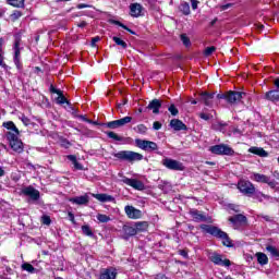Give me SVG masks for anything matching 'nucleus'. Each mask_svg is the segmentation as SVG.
<instances>
[{
  "label": "nucleus",
  "mask_w": 279,
  "mask_h": 279,
  "mask_svg": "<svg viewBox=\"0 0 279 279\" xmlns=\"http://www.w3.org/2000/svg\"><path fill=\"white\" fill-rule=\"evenodd\" d=\"M3 128L8 130L5 132V137L13 151H16L17 154L23 153V142L19 138V129L16 128V124L12 121H8L3 122Z\"/></svg>",
  "instance_id": "f257e3e1"
},
{
  "label": "nucleus",
  "mask_w": 279,
  "mask_h": 279,
  "mask_svg": "<svg viewBox=\"0 0 279 279\" xmlns=\"http://www.w3.org/2000/svg\"><path fill=\"white\" fill-rule=\"evenodd\" d=\"M201 230L207 234H211V236H215L216 239H221L222 244L226 245V247H232L230 236H228V233L222 231L220 228L213 225H201Z\"/></svg>",
  "instance_id": "f03ea898"
},
{
  "label": "nucleus",
  "mask_w": 279,
  "mask_h": 279,
  "mask_svg": "<svg viewBox=\"0 0 279 279\" xmlns=\"http://www.w3.org/2000/svg\"><path fill=\"white\" fill-rule=\"evenodd\" d=\"M113 157L118 160H125L126 162H138L143 160V155L141 153L132 150H121L113 154Z\"/></svg>",
  "instance_id": "7ed1b4c3"
},
{
  "label": "nucleus",
  "mask_w": 279,
  "mask_h": 279,
  "mask_svg": "<svg viewBox=\"0 0 279 279\" xmlns=\"http://www.w3.org/2000/svg\"><path fill=\"white\" fill-rule=\"evenodd\" d=\"M23 47H21V38H15L13 44V63L17 69L19 73H23V61L21 60V51Z\"/></svg>",
  "instance_id": "20e7f679"
},
{
  "label": "nucleus",
  "mask_w": 279,
  "mask_h": 279,
  "mask_svg": "<svg viewBox=\"0 0 279 279\" xmlns=\"http://www.w3.org/2000/svg\"><path fill=\"white\" fill-rule=\"evenodd\" d=\"M161 165L166 167V169H169L170 171H184L186 167H184V163L182 161L166 157L161 160Z\"/></svg>",
  "instance_id": "39448f33"
},
{
  "label": "nucleus",
  "mask_w": 279,
  "mask_h": 279,
  "mask_svg": "<svg viewBox=\"0 0 279 279\" xmlns=\"http://www.w3.org/2000/svg\"><path fill=\"white\" fill-rule=\"evenodd\" d=\"M211 154H216V156H234V149L226 144L214 145L209 148Z\"/></svg>",
  "instance_id": "423d86ee"
},
{
  "label": "nucleus",
  "mask_w": 279,
  "mask_h": 279,
  "mask_svg": "<svg viewBox=\"0 0 279 279\" xmlns=\"http://www.w3.org/2000/svg\"><path fill=\"white\" fill-rule=\"evenodd\" d=\"M251 180H253V182H259L262 184H268V186L271 187V189H276V186H278V182H276V180H271L270 177L265 175V174H260V173H256V172H253L251 174Z\"/></svg>",
  "instance_id": "0eeeda50"
},
{
  "label": "nucleus",
  "mask_w": 279,
  "mask_h": 279,
  "mask_svg": "<svg viewBox=\"0 0 279 279\" xmlns=\"http://www.w3.org/2000/svg\"><path fill=\"white\" fill-rule=\"evenodd\" d=\"M256 187L254 186V183L246 181V180H240L238 182V190L242 195H246V197H252V193H254V190Z\"/></svg>",
  "instance_id": "6e6552de"
},
{
  "label": "nucleus",
  "mask_w": 279,
  "mask_h": 279,
  "mask_svg": "<svg viewBox=\"0 0 279 279\" xmlns=\"http://www.w3.org/2000/svg\"><path fill=\"white\" fill-rule=\"evenodd\" d=\"M135 145L136 147L143 149L144 151H156L158 149V144L147 140L136 138Z\"/></svg>",
  "instance_id": "1a4fd4ad"
},
{
  "label": "nucleus",
  "mask_w": 279,
  "mask_h": 279,
  "mask_svg": "<svg viewBox=\"0 0 279 279\" xmlns=\"http://www.w3.org/2000/svg\"><path fill=\"white\" fill-rule=\"evenodd\" d=\"M128 123H132V117L126 116L119 120L107 122L105 125L109 128V130H117L118 128H123V125H128Z\"/></svg>",
  "instance_id": "9d476101"
},
{
  "label": "nucleus",
  "mask_w": 279,
  "mask_h": 279,
  "mask_svg": "<svg viewBox=\"0 0 279 279\" xmlns=\"http://www.w3.org/2000/svg\"><path fill=\"white\" fill-rule=\"evenodd\" d=\"M209 260L214 263V265H219L220 267H230V265H232L230 259H223L221 254L218 253H211L209 255Z\"/></svg>",
  "instance_id": "9b49d317"
},
{
  "label": "nucleus",
  "mask_w": 279,
  "mask_h": 279,
  "mask_svg": "<svg viewBox=\"0 0 279 279\" xmlns=\"http://www.w3.org/2000/svg\"><path fill=\"white\" fill-rule=\"evenodd\" d=\"M122 182L126 184L128 186H131L132 189H135V191H145V183L143 181L137 179H130L128 177H124L122 179Z\"/></svg>",
  "instance_id": "f8f14e48"
},
{
  "label": "nucleus",
  "mask_w": 279,
  "mask_h": 279,
  "mask_svg": "<svg viewBox=\"0 0 279 279\" xmlns=\"http://www.w3.org/2000/svg\"><path fill=\"white\" fill-rule=\"evenodd\" d=\"M124 211L129 219H142L143 217V211L141 209L135 208L132 205H126L124 207Z\"/></svg>",
  "instance_id": "ddd939ff"
},
{
  "label": "nucleus",
  "mask_w": 279,
  "mask_h": 279,
  "mask_svg": "<svg viewBox=\"0 0 279 279\" xmlns=\"http://www.w3.org/2000/svg\"><path fill=\"white\" fill-rule=\"evenodd\" d=\"M22 194L33 199V202H38V199H40V192L32 185L22 189Z\"/></svg>",
  "instance_id": "4468645a"
},
{
  "label": "nucleus",
  "mask_w": 279,
  "mask_h": 279,
  "mask_svg": "<svg viewBox=\"0 0 279 279\" xmlns=\"http://www.w3.org/2000/svg\"><path fill=\"white\" fill-rule=\"evenodd\" d=\"M69 202L71 204H76V206H87L88 202H90V197L88 196V193L82 195V196H75L69 198Z\"/></svg>",
  "instance_id": "2eb2a0df"
},
{
  "label": "nucleus",
  "mask_w": 279,
  "mask_h": 279,
  "mask_svg": "<svg viewBox=\"0 0 279 279\" xmlns=\"http://www.w3.org/2000/svg\"><path fill=\"white\" fill-rule=\"evenodd\" d=\"M89 195H92V197H94L98 202H101L102 204H106V202H112V203L117 202L114 196L106 193H101V194L89 193Z\"/></svg>",
  "instance_id": "dca6fc26"
},
{
  "label": "nucleus",
  "mask_w": 279,
  "mask_h": 279,
  "mask_svg": "<svg viewBox=\"0 0 279 279\" xmlns=\"http://www.w3.org/2000/svg\"><path fill=\"white\" fill-rule=\"evenodd\" d=\"M160 108H162V100L160 99H153L148 106L147 109L153 111V114H160Z\"/></svg>",
  "instance_id": "f3484780"
},
{
  "label": "nucleus",
  "mask_w": 279,
  "mask_h": 279,
  "mask_svg": "<svg viewBox=\"0 0 279 279\" xmlns=\"http://www.w3.org/2000/svg\"><path fill=\"white\" fill-rule=\"evenodd\" d=\"M213 99H215V93L203 92L199 94V101H203L205 106H213Z\"/></svg>",
  "instance_id": "a211bd4d"
},
{
  "label": "nucleus",
  "mask_w": 279,
  "mask_h": 279,
  "mask_svg": "<svg viewBox=\"0 0 279 279\" xmlns=\"http://www.w3.org/2000/svg\"><path fill=\"white\" fill-rule=\"evenodd\" d=\"M229 221L233 223V226H245L247 223V217L242 214H238L229 218Z\"/></svg>",
  "instance_id": "6ab92c4d"
},
{
  "label": "nucleus",
  "mask_w": 279,
  "mask_h": 279,
  "mask_svg": "<svg viewBox=\"0 0 279 279\" xmlns=\"http://www.w3.org/2000/svg\"><path fill=\"white\" fill-rule=\"evenodd\" d=\"M243 99V93L241 92H228L227 93V101L229 104H236V101H241Z\"/></svg>",
  "instance_id": "aec40b11"
},
{
  "label": "nucleus",
  "mask_w": 279,
  "mask_h": 279,
  "mask_svg": "<svg viewBox=\"0 0 279 279\" xmlns=\"http://www.w3.org/2000/svg\"><path fill=\"white\" fill-rule=\"evenodd\" d=\"M99 279H117V270L114 268L102 269Z\"/></svg>",
  "instance_id": "412c9836"
},
{
  "label": "nucleus",
  "mask_w": 279,
  "mask_h": 279,
  "mask_svg": "<svg viewBox=\"0 0 279 279\" xmlns=\"http://www.w3.org/2000/svg\"><path fill=\"white\" fill-rule=\"evenodd\" d=\"M170 128H172V130H174L175 132H181V130H187L186 124H184V122L179 119H172L170 121Z\"/></svg>",
  "instance_id": "4be33fe9"
},
{
  "label": "nucleus",
  "mask_w": 279,
  "mask_h": 279,
  "mask_svg": "<svg viewBox=\"0 0 279 279\" xmlns=\"http://www.w3.org/2000/svg\"><path fill=\"white\" fill-rule=\"evenodd\" d=\"M142 12H143V5H141L140 3H132L130 5L131 16L138 17V16H141Z\"/></svg>",
  "instance_id": "5701e85b"
},
{
  "label": "nucleus",
  "mask_w": 279,
  "mask_h": 279,
  "mask_svg": "<svg viewBox=\"0 0 279 279\" xmlns=\"http://www.w3.org/2000/svg\"><path fill=\"white\" fill-rule=\"evenodd\" d=\"M248 151L250 154H255V156H259L260 158H267V156H269V154L266 150L256 146L248 148Z\"/></svg>",
  "instance_id": "b1692460"
},
{
  "label": "nucleus",
  "mask_w": 279,
  "mask_h": 279,
  "mask_svg": "<svg viewBox=\"0 0 279 279\" xmlns=\"http://www.w3.org/2000/svg\"><path fill=\"white\" fill-rule=\"evenodd\" d=\"M105 134L108 136V138H112L113 141H118V142H121V143H130V137H126V138L121 137L112 131H108Z\"/></svg>",
  "instance_id": "393cba45"
},
{
  "label": "nucleus",
  "mask_w": 279,
  "mask_h": 279,
  "mask_svg": "<svg viewBox=\"0 0 279 279\" xmlns=\"http://www.w3.org/2000/svg\"><path fill=\"white\" fill-rule=\"evenodd\" d=\"M5 40L3 39V37L0 38V66H2V69H8V64H5V57L4 56V51H3V45H4Z\"/></svg>",
  "instance_id": "a878e982"
},
{
  "label": "nucleus",
  "mask_w": 279,
  "mask_h": 279,
  "mask_svg": "<svg viewBox=\"0 0 279 279\" xmlns=\"http://www.w3.org/2000/svg\"><path fill=\"white\" fill-rule=\"evenodd\" d=\"M268 101H279V89L269 90L265 95Z\"/></svg>",
  "instance_id": "bb28decb"
},
{
  "label": "nucleus",
  "mask_w": 279,
  "mask_h": 279,
  "mask_svg": "<svg viewBox=\"0 0 279 279\" xmlns=\"http://www.w3.org/2000/svg\"><path fill=\"white\" fill-rule=\"evenodd\" d=\"M66 158L68 160H70V162L73 163L74 169H76L77 171L84 170V166H82V163L77 161V157H75V155H68Z\"/></svg>",
  "instance_id": "cd10ccee"
},
{
  "label": "nucleus",
  "mask_w": 279,
  "mask_h": 279,
  "mask_svg": "<svg viewBox=\"0 0 279 279\" xmlns=\"http://www.w3.org/2000/svg\"><path fill=\"white\" fill-rule=\"evenodd\" d=\"M256 258H257V263L262 266H265L269 263V257H267V254L265 253H256L255 254Z\"/></svg>",
  "instance_id": "c85d7f7f"
},
{
  "label": "nucleus",
  "mask_w": 279,
  "mask_h": 279,
  "mask_svg": "<svg viewBox=\"0 0 279 279\" xmlns=\"http://www.w3.org/2000/svg\"><path fill=\"white\" fill-rule=\"evenodd\" d=\"M251 197H253V199H258L259 202H263V199H269V195L256 190V187L254 189V193H252Z\"/></svg>",
  "instance_id": "c756f323"
},
{
  "label": "nucleus",
  "mask_w": 279,
  "mask_h": 279,
  "mask_svg": "<svg viewBox=\"0 0 279 279\" xmlns=\"http://www.w3.org/2000/svg\"><path fill=\"white\" fill-rule=\"evenodd\" d=\"M191 217L195 220V221H206V216H204L202 213H199V210L197 209H193L190 211Z\"/></svg>",
  "instance_id": "7c9ffc66"
},
{
  "label": "nucleus",
  "mask_w": 279,
  "mask_h": 279,
  "mask_svg": "<svg viewBox=\"0 0 279 279\" xmlns=\"http://www.w3.org/2000/svg\"><path fill=\"white\" fill-rule=\"evenodd\" d=\"M266 251L270 253V256H272V258L279 260V250L276 246L267 245Z\"/></svg>",
  "instance_id": "2f4dec72"
},
{
  "label": "nucleus",
  "mask_w": 279,
  "mask_h": 279,
  "mask_svg": "<svg viewBox=\"0 0 279 279\" xmlns=\"http://www.w3.org/2000/svg\"><path fill=\"white\" fill-rule=\"evenodd\" d=\"M214 130H217L218 132H222L226 134V131L228 129V123L226 122H217L216 124L213 125Z\"/></svg>",
  "instance_id": "473e14b6"
},
{
  "label": "nucleus",
  "mask_w": 279,
  "mask_h": 279,
  "mask_svg": "<svg viewBox=\"0 0 279 279\" xmlns=\"http://www.w3.org/2000/svg\"><path fill=\"white\" fill-rule=\"evenodd\" d=\"M135 228L137 232H145L149 228V223L147 221H138L135 223Z\"/></svg>",
  "instance_id": "72a5a7b5"
},
{
  "label": "nucleus",
  "mask_w": 279,
  "mask_h": 279,
  "mask_svg": "<svg viewBox=\"0 0 279 279\" xmlns=\"http://www.w3.org/2000/svg\"><path fill=\"white\" fill-rule=\"evenodd\" d=\"M123 230L128 236H136V234H138L136 227L134 228V227L126 226L123 228Z\"/></svg>",
  "instance_id": "f704fd0d"
},
{
  "label": "nucleus",
  "mask_w": 279,
  "mask_h": 279,
  "mask_svg": "<svg viewBox=\"0 0 279 279\" xmlns=\"http://www.w3.org/2000/svg\"><path fill=\"white\" fill-rule=\"evenodd\" d=\"M179 9L185 16H189V14H191V5H189L187 2L181 3Z\"/></svg>",
  "instance_id": "c9c22d12"
},
{
  "label": "nucleus",
  "mask_w": 279,
  "mask_h": 279,
  "mask_svg": "<svg viewBox=\"0 0 279 279\" xmlns=\"http://www.w3.org/2000/svg\"><path fill=\"white\" fill-rule=\"evenodd\" d=\"M13 8H25V0H7Z\"/></svg>",
  "instance_id": "e433bc0d"
},
{
  "label": "nucleus",
  "mask_w": 279,
  "mask_h": 279,
  "mask_svg": "<svg viewBox=\"0 0 279 279\" xmlns=\"http://www.w3.org/2000/svg\"><path fill=\"white\" fill-rule=\"evenodd\" d=\"M82 232L85 236H93V229H90V226L88 225L82 226Z\"/></svg>",
  "instance_id": "4c0bfd02"
},
{
  "label": "nucleus",
  "mask_w": 279,
  "mask_h": 279,
  "mask_svg": "<svg viewBox=\"0 0 279 279\" xmlns=\"http://www.w3.org/2000/svg\"><path fill=\"white\" fill-rule=\"evenodd\" d=\"M22 269H23L24 271H28V274H34V272L36 271V268H34V267L32 266V264H29V263H24V264L22 265Z\"/></svg>",
  "instance_id": "58836bf2"
},
{
  "label": "nucleus",
  "mask_w": 279,
  "mask_h": 279,
  "mask_svg": "<svg viewBox=\"0 0 279 279\" xmlns=\"http://www.w3.org/2000/svg\"><path fill=\"white\" fill-rule=\"evenodd\" d=\"M112 40L113 43H116V45H119L120 47H122V49H128V43L123 41V39L119 37H113Z\"/></svg>",
  "instance_id": "ea45409f"
},
{
  "label": "nucleus",
  "mask_w": 279,
  "mask_h": 279,
  "mask_svg": "<svg viewBox=\"0 0 279 279\" xmlns=\"http://www.w3.org/2000/svg\"><path fill=\"white\" fill-rule=\"evenodd\" d=\"M137 134H147V126L145 124H138L134 128Z\"/></svg>",
  "instance_id": "a19ab883"
},
{
  "label": "nucleus",
  "mask_w": 279,
  "mask_h": 279,
  "mask_svg": "<svg viewBox=\"0 0 279 279\" xmlns=\"http://www.w3.org/2000/svg\"><path fill=\"white\" fill-rule=\"evenodd\" d=\"M97 220L100 222V223H108V221H110V218L109 216L107 215H104V214H98L96 216Z\"/></svg>",
  "instance_id": "79ce46f5"
},
{
  "label": "nucleus",
  "mask_w": 279,
  "mask_h": 279,
  "mask_svg": "<svg viewBox=\"0 0 279 279\" xmlns=\"http://www.w3.org/2000/svg\"><path fill=\"white\" fill-rule=\"evenodd\" d=\"M181 43H183L185 47H191V39L189 36H186V34L181 35Z\"/></svg>",
  "instance_id": "37998d69"
},
{
  "label": "nucleus",
  "mask_w": 279,
  "mask_h": 279,
  "mask_svg": "<svg viewBox=\"0 0 279 279\" xmlns=\"http://www.w3.org/2000/svg\"><path fill=\"white\" fill-rule=\"evenodd\" d=\"M215 51H217V48L215 46L207 47L204 51V54L205 56H213V53H215Z\"/></svg>",
  "instance_id": "c03bdc74"
},
{
  "label": "nucleus",
  "mask_w": 279,
  "mask_h": 279,
  "mask_svg": "<svg viewBox=\"0 0 279 279\" xmlns=\"http://www.w3.org/2000/svg\"><path fill=\"white\" fill-rule=\"evenodd\" d=\"M22 16H23V13L21 11H14L11 14L12 21H19V19H21Z\"/></svg>",
  "instance_id": "a18cd8bd"
},
{
  "label": "nucleus",
  "mask_w": 279,
  "mask_h": 279,
  "mask_svg": "<svg viewBox=\"0 0 279 279\" xmlns=\"http://www.w3.org/2000/svg\"><path fill=\"white\" fill-rule=\"evenodd\" d=\"M169 112L172 114V117H178V108L175 107V105H170L168 108Z\"/></svg>",
  "instance_id": "49530a36"
},
{
  "label": "nucleus",
  "mask_w": 279,
  "mask_h": 279,
  "mask_svg": "<svg viewBox=\"0 0 279 279\" xmlns=\"http://www.w3.org/2000/svg\"><path fill=\"white\" fill-rule=\"evenodd\" d=\"M57 102L58 104H69V101H66V97H64L62 92H61V94H58Z\"/></svg>",
  "instance_id": "de8ad7c7"
},
{
  "label": "nucleus",
  "mask_w": 279,
  "mask_h": 279,
  "mask_svg": "<svg viewBox=\"0 0 279 279\" xmlns=\"http://www.w3.org/2000/svg\"><path fill=\"white\" fill-rule=\"evenodd\" d=\"M41 221H43L44 226H51V217H49V216H43Z\"/></svg>",
  "instance_id": "09e8293b"
},
{
  "label": "nucleus",
  "mask_w": 279,
  "mask_h": 279,
  "mask_svg": "<svg viewBox=\"0 0 279 279\" xmlns=\"http://www.w3.org/2000/svg\"><path fill=\"white\" fill-rule=\"evenodd\" d=\"M113 25H118L119 27H122V29H126V32H132L126 25L121 23L120 21H113Z\"/></svg>",
  "instance_id": "8fccbe9b"
},
{
  "label": "nucleus",
  "mask_w": 279,
  "mask_h": 279,
  "mask_svg": "<svg viewBox=\"0 0 279 279\" xmlns=\"http://www.w3.org/2000/svg\"><path fill=\"white\" fill-rule=\"evenodd\" d=\"M199 117H201V119H203V121H210V114H208V113L202 112V113H199Z\"/></svg>",
  "instance_id": "3c124183"
},
{
  "label": "nucleus",
  "mask_w": 279,
  "mask_h": 279,
  "mask_svg": "<svg viewBox=\"0 0 279 279\" xmlns=\"http://www.w3.org/2000/svg\"><path fill=\"white\" fill-rule=\"evenodd\" d=\"M162 128V123H160L159 121H155L153 123V129L154 130H160Z\"/></svg>",
  "instance_id": "603ef678"
},
{
  "label": "nucleus",
  "mask_w": 279,
  "mask_h": 279,
  "mask_svg": "<svg viewBox=\"0 0 279 279\" xmlns=\"http://www.w3.org/2000/svg\"><path fill=\"white\" fill-rule=\"evenodd\" d=\"M50 92L53 93L54 95H61L62 90L53 87V85L50 86Z\"/></svg>",
  "instance_id": "864d4df0"
},
{
  "label": "nucleus",
  "mask_w": 279,
  "mask_h": 279,
  "mask_svg": "<svg viewBox=\"0 0 279 279\" xmlns=\"http://www.w3.org/2000/svg\"><path fill=\"white\" fill-rule=\"evenodd\" d=\"M229 8H232V3H227V4H222L220 5V10L221 12L229 10Z\"/></svg>",
  "instance_id": "5fc2aeb1"
},
{
  "label": "nucleus",
  "mask_w": 279,
  "mask_h": 279,
  "mask_svg": "<svg viewBox=\"0 0 279 279\" xmlns=\"http://www.w3.org/2000/svg\"><path fill=\"white\" fill-rule=\"evenodd\" d=\"M192 10H197V5H199V1L197 0H191Z\"/></svg>",
  "instance_id": "6e6d98bb"
},
{
  "label": "nucleus",
  "mask_w": 279,
  "mask_h": 279,
  "mask_svg": "<svg viewBox=\"0 0 279 279\" xmlns=\"http://www.w3.org/2000/svg\"><path fill=\"white\" fill-rule=\"evenodd\" d=\"M179 254L180 256H183V258H189V252H186V250H180Z\"/></svg>",
  "instance_id": "4d7b16f0"
},
{
  "label": "nucleus",
  "mask_w": 279,
  "mask_h": 279,
  "mask_svg": "<svg viewBox=\"0 0 279 279\" xmlns=\"http://www.w3.org/2000/svg\"><path fill=\"white\" fill-rule=\"evenodd\" d=\"M69 219L72 223H75V215H73V213L69 211L68 213Z\"/></svg>",
  "instance_id": "13d9d810"
},
{
  "label": "nucleus",
  "mask_w": 279,
  "mask_h": 279,
  "mask_svg": "<svg viewBox=\"0 0 279 279\" xmlns=\"http://www.w3.org/2000/svg\"><path fill=\"white\" fill-rule=\"evenodd\" d=\"M22 122L24 123V125H28L29 124V118L22 116Z\"/></svg>",
  "instance_id": "bf43d9fd"
},
{
  "label": "nucleus",
  "mask_w": 279,
  "mask_h": 279,
  "mask_svg": "<svg viewBox=\"0 0 279 279\" xmlns=\"http://www.w3.org/2000/svg\"><path fill=\"white\" fill-rule=\"evenodd\" d=\"M77 10H84V8H90V5H88V4H85V3H80V4H77Z\"/></svg>",
  "instance_id": "052dcab7"
},
{
  "label": "nucleus",
  "mask_w": 279,
  "mask_h": 279,
  "mask_svg": "<svg viewBox=\"0 0 279 279\" xmlns=\"http://www.w3.org/2000/svg\"><path fill=\"white\" fill-rule=\"evenodd\" d=\"M228 94H218L217 99H226L227 100Z\"/></svg>",
  "instance_id": "680f3d73"
},
{
  "label": "nucleus",
  "mask_w": 279,
  "mask_h": 279,
  "mask_svg": "<svg viewBox=\"0 0 279 279\" xmlns=\"http://www.w3.org/2000/svg\"><path fill=\"white\" fill-rule=\"evenodd\" d=\"M99 40H100L99 37H94V38L92 39V47H95V44H96V43H99Z\"/></svg>",
  "instance_id": "e2e57ef3"
},
{
  "label": "nucleus",
  "mask_w": 279,
  "mask_h": 279,
  "mask_svg": "<svg viewBox=\"0 0 279 279\" xmlns=\"http://www.w3.org/2000/svg\"><path fill=\"white\" fill-rule=\"evenodd\" d=\"M231 130H232V132H233L234 134H241V131H239V129H236V128H234V126H232Z\"/></svg>",
  "instance_id": "0e129e2a"
},
{
  "label": "nucleus",
  "mask_w": 279,
  "mask_h": 279,
  "mask_svg": "<svg viewBox=\"0 0 279 279\" xmlns=\"http://www.w3.org/2000/svg\"><path fill=\"white\" fill-rule=\"evenodd\" d=\"M272 175H274V178H276L277 180H279V172H278V171H274V172H272Z\"/></svg>",
  "instance_id": "69168bd1"
},
{
  "label": "nucleus",
  "mask_w": 279,
  "mask_h": 279,
  "mask_svg": "<svg viewBox=\"0 0 279 279\" xmlns=\"http://www.w3.org/2000/svg\"><path fill=\"white\" fill-rule=\"evenodd\" d=\"M274 84H275V86H276L277 88H279V78H276L275 82H274Z\"/></svg>",
  "instance_id": "338daca9"
},
{
  "label": "nucleus",
  "mask_w": 279,
  "mask_h": 279,
  "mask_svg": "<svg viewBox=\"0 0 279 279\" xmlns=\"http://www.w3.org/2000/svg\"><path fill=\"white\" fill-rule=\"evenodd\" d=\"M78 27H86V22H85V21L81 22V23L78 24Z\"/></svg>",
  "instance_id": "774afa93"
}]
</instances>
